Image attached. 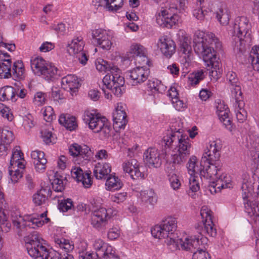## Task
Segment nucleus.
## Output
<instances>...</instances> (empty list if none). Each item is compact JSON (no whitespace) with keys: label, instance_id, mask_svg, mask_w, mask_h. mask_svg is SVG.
I'll return each mask as SVG.
<instances>
[{"label":"nucleus","instance_id":"8fccbe9b","mask_svg":"<svg viewBox=\"0 0 259 259\" xmlns=\"http://www.w3.org/2000/svg\"><path fill=\"white\" fill-rule=\"evenodd\" d=\"M45 120L47 122H51L56 118L53 109L51 106L47 107L43 113Z\"/></svg>","mask_w":259,"mask_h":259},{"label":"nucleus","instance_id":"a18cd8bd","mask_svg":"<svg viewBox=\"0 0 259 259\" xmlns=\"http://www.w3.org/2000/svg\"><path fill=\"white\" fill-rule=\"evenodd\" d=\"M226 76L227 80H228L230 85L233 88L235 85L240 84L236 73L232 71H229Z\"/></svg>","mask_w":259,"mask_h":259},{"label":"nucleus","instance_id":"f03ea898","mask_svg":"<svg viewBox=\"0 0 259 259\" xmlns=\"http://www.w3.org/2000/svg\"><path fill=\"white\" fill-rule=\"evenodd\" d=\"M194 44L195 52L202 56L208 67H211L212 69L210 72V75L217 80L220 77L221 71L216 53L221 49V42L213 34H211L209 35L207 38L202 37L197 39H195Z\"/></svg>","mask_w":259,"mask_h":259},{"label":"nucleus","instance_id":"393cba45","mask_svg":"<svg viewBox=\"0 0 259 259\" xmlns=\"http://www.w3.org/2000/svg\"><path fill=\"white\" fill-rule=\"evenodd\" d=\"M59 122L66 129L71 131L77 127L75 117L69 114H61L59 119Z\"/></svg>","mask_w":259,"mask_h":259},{"label":"nucleus","instance_id":"5fc2aeb1","mask_svg":"<svg viewBox=\"0 0 259 259\" xmlns=\"http://www.w3.org/2000/svg\"><path fill=\"white\" fill-rule=\"evenodd\" d=\"M100 259H119V257L115 254V251L112 250L111 247H109L108 249L105 252L104 254L101 256Z\"/></svg>","mask_w":259,"mask_h":259},{"label":"nucleus","instance_id":"7ed1b4c3","mask_svg":"<svg viewBox=\"0 0 259 259\" xmlns=\"http://www.w3.org/2000/svg\"><path fill=\"white\" fill-rule=\"evenodd\" d=\"M188 137L183 136L179 130L173 131L171 130L166 136L163 137L161 144L164 146V153L166 154V149L171 148L174 144L176 145L177 151L171 154V160L173 164H181L185 162L189 156L191 144Z\"/></svg>","mask_w":259,"mask_h":259},{"label":"nucleus","instance_id":"dca6fc26","mask_svg":"<svg viewBox=\"0 0 259 259\" xmlns=\"http://www.w3.org/2000/svg\"><path fill=\"white\" fill-rule=\"evenodd\" d=\"M144 160L149 167L158 168L162 163L160 154L155 148H149L144 152Z\"/></svg>","mask_w":259,"mask_h":259},{"label":"nucleus","instance_id":"6ab92c4d","mask_svg":"<svg viewBox=\"0 0 259 259\" xmlns=\"http://www.w3.org/2000/svg\"><path fill=\"white\" fill-rule=\"evenodd\" d=\"M157 45L162 53L167 58H170L175 52L176 44L170 38L165 36L160 37Z\"/></svg>","mask_w":259,"mask_h":259},{"label":"nucleus","instance_id":"774afa93","mask_svg":"<svg viewBox=\"0 0 259 259\" xmlns=\"http://www.w3.org/2000/svg\"><path fill=\"white\" fill-rule=\"evenodd\" d=\"M242 108L243 107L241 108V109L238 108L236 112V118L238 121L240 123L243 122L246 118V113Z\"/></svg>","mask_w":259,"mask_h":259},{"label":"nucleus","instance_id":"680f3d73","mask_svg":"<svg viewBox=\"0 0 259 259\" xmlns=\"http://www.w3.org/2000/svg\"><path fill=\"white\" fill-rule=\"evenodd\" d=\"M126 192H124L122 193H117L114 195H112L111 196V199L114 202L120 203L124 201L126 199Z\"/></svg>","mask_w":259,"mask_h":259},{"label":"nucleus","instance_id":"b1692460","mask_svg":"<svg viewBox=\"0 0 259 259\" xmlns=\"http://www.w3.org/2000/svg\"><path fill=\"white\" fill-rule=\"evenodd\" d=\"M125 112L114 111L113 113V127L115 128H124L127 120Z\"/></svg>","mask_w":259,"mask_h":259},{"label":"nucleus","instance_id":"f3484780","mask_svg":"<svg viewBox=\"0 0 259 259\" xmlns=\"http://www.w3.org/2000/svg\"><path fill=\"white\" fill-rule=\"evenodd\" d=\"M123 169L124 172L130 175L133 180L142 179L144 174L140 170L139 164L136 159H132L123 163Z\"/></svg>","mask_w":259,"mask_h":259},{"label":"nucleus","instance_id":"4d7b16f0","mask_svg":"<svg viewBox=\"0 0 259 259\" xmlns=\"http://www.w3.org/2000/svg\"><path fill=\"white\" fill-rule=\"evenodd\" d=\"M196 177L197 175L190 176L189 179V187L192 192H197L199 190V183L196 180Z\"/></svg>","mask_w":259,"mask_h":259},{"label":"nucleus","instance_id":"864d4df0","mask_svg":"<svg viewBox=\"0 0 259 259\" xmlns=\"http://www.w3.org/2000/svg\"><path fill=\"white\" fill-rule=\"evenodd\" d=\"M112 43L109 39V36L105 35L104 38L97 45L99 46L101 48L104 50H108L110 49Z\"/></svg>","mask_w":259,"mask_h":259},{"label":"nucleus","instance_id":"f8f14e48","mask_svg":"<svg viewBox=\"0 0 259 259\" xmlns=\"http://www.w3.org/2000/svg\"><path fill=\"white\" fill-rule=\"evenodd\" d=\"M211 211L205 207L203 206L200 210L204 228L201 234H206L210 237H214L217 235V230L213 228V224L212 221Z\"/></svg>","mask_w":259,"mask_h":259},{"label":"nucleus","instance_id":"a878e982","mask_svg":"<svg viewBox=\"0 0 259 259\" xmlns=\"http://www.w3.org/2000/svg\"><path fill=\"white\" fill-rule=\"evenodd\" d=\"M39 219L36 218V214L25 215L21 219L23 221L22 225H24V227L28 226L32 228L41 226L45 224V222Z\"/></svg>","mask_w":259,"mask_h":259},{"label":"nucleus","instance_id":"37998d69","mask_svg":"<svg viewBox=\"0 0 259 259\" xmlns=\"http://www.w3.org/2000/svg\"><path fill=\"white\" fill-rule=\"evenodd\" d=\"M14 140L13 133L7 130L3 129L1 133V142L10 144Z\"/></svg>","mask_w":259,"mask_h":259},{"label":"nucleus","instance_id":"ddd939ff","mask_svg":"<svg viewBox=\"0 0 259 259\" xmlns=\"http://www.w3.org/2000/svg\"><path fill=\"white\" fill-rule=\"evenodd\" d=\"M108 217L107 209L105 208L100 207L93 212L91 218L92 224L97 229L101 230L107 224Z\"/></svg>","mask_w":259,"mask_h":259},{"label":"nucleus","instance_id":"6e6d98bb","mask_svg":"<svg viewBox=\"0 0 259 259\" xmlns=\"http://www.w3.org/2000/svg\"><path fill=\"white\" fill-rule=\"evenodd\" d=\"M193 252V259H208L207 257H209V254L203 249H197Z\"/></svg>","mask_w":259,"mask_h":259},{"label":"nucleus","instance_id":"c03bdc74","mask_svg":"<svg viewBox=\"0 0 259 259\" xmlns=\"http://www.w3.org/2000/svg\"><path fill=\"white\" fill-rule=\"evenodd\" d=\"M73 206V201L71 199L62 200L59 204V208L60 210L66 212L70 209Z\"/></svg>","mask_w":259,"mask_h":259},{"label":"nucleus","instance_id":"5701e85b","mask_svg":"<svg viewBox=\"0 0 259 259\" xmlns=\"http://www.w3.org/2000/svg\"><path fill=\"white\" fill-rule=\"evenodd\" d=\"M52 194V191L49 187L42 188L33 196V201L35 205L39 206L45 203L49 196Z\"/></svg>","mask_w":259,"mask_h":259},{"label":"nucleus","instance_id":"ea45409f","mask_svg":"<svg viewBox=\"0 0 259 259\" xmlns=\"http://www.w3.org/2000/svg\"><path fill=\"white\" fill-rule=\"evenodd\" d=\"M168 176L171 188L174 190L179 189L181 186V183L178 176L172 172H169Z\"/></svg>","mask_w":259,"mask_h":259},{"label":"nucleus","instance_id":"9b49d317","mask_svg":"<svg viewBox=\"0 0 259 259\" xmlns=\"http://www.w3.org/2000/svg\"><path fill=\"white\" fill-rule=\"evenodd\" d=\"M84 42L78 37L73 39L67 47V51L70 56L76 58L80 64L85 65L88 60V56L83 50Z\"/></svg>","mask_w":259,"mask_h":259},{"label":"nucleus","instance_id":"72a5a7b5","mask_svg":"<svg viewBox=\"0 0 259 259\" xmlns=\"http://www.w3.org/2000/svg\"><path fill=\"white\" fill-rule=\"evenodd\" d=\"M254 70L259 71V46H254L250 51L248 58Z\"/></svg>","mask_w":259,"mask_h":259},{"label":"nucleus","instance_id":"f257e3e1","mask_svg":"<svg viewBox=\"0 0 259 259\" xmlns=\"http://www.w3.org/2000/svg\"><path fill=\"white\" fill-rule=\"evenodd\" d=\"M177 221L176 218L168 217L159 225L155 226L151 229V234L156 238L161 239L167 238V244L173 245L176 248H181L182 250L190 251L191 252L196 251L195 249H199L200 245H203L207 243L208 239L206 237L201 236L197 237H191L185 238L184 240L182 238L175 239L173 238L174 231L177 228Z\"/></svg>","mask_w":259,"mask_h":259},{"label":"nucleus","instance_id":"4be33fe9","mask_svg":"<svg viewBox=\"0 0 259 259\" xmlns=\"http://www.w3.org/2000/svg\"><path fill=\"white\" fill-rule=\"evenodd\" d=\"M24 161L23 153L21 151L19 146H16L12 152L10 165L11 166H17L18 168L23 169L25 168Z\"/></svg>","mask_w":259,"mask_h":259},{"label":"nucleus","instance_id":"412c9836","mask_svg":"<svg viewBox=\"0 0 259 259\" xmlns=\"http://www.w3.org/2000/svg\"><path fill=\"white\" fill-rule=\"evenodd\" d=\"M72 177L77 181L81 182L85 188H89L92 184L91 172L84 174L80 167L75 168L71 171Z\"/></svg>","mask_w":259,"mask_h":259},{"label":"nucleus","instance_id":"3c124183","mask_svg":"<svg viewBox=\"0 0 259 259\" xmlns=\"http://www.w3.org/2000/svg\"><path fill=\"white\" fill-rule=\"evenodd\" d=\"M251 154H253V156L256 158V157L259 158V138H257L255 141H253L250 143V147L249 148Z\"/></svg>","mask_w":259,"mask_h":259},{"label":"nucleus","instance_id":"e433bc0d","mask_svg":"<svg viewBox=\"0 0 259 259\" xmlns=\"http://www.w3.org/2000/svg\"><path fill=\"white\" fill-rule=\"evenodd\" d=\"M216 17L220 23L223 25L228 24L230 17L228 10L226 8H220L215 13Z\"/></svg>","mask_w":259,"mask_h":259},{"label":"nucleus","instance_id":"6e6552de","mask_svg":"<svg viewBox=\"0 0 259 259\" xmlns=\"http://www.w3.org/2000/svg\"><path fill=\"white\" fill-rule=\"evenodd\" d=\"M31 68L35 74L41 76L47 80H53L58 76L57 68L48 64L41 57L31 60Z\"/></svg>","mask_w":259,"mask_h":259},{"label":"nucleus","instance_id":"2f4dec72","mask_svg":"<svg viewBox=\"0 0 259 259\" xmlns=\"http://www.w3.org/2000/svg\"><path fill=\"white\" fill-rule=\"evenodd\" d=\"M140 195L142 201L145 203L154 205L157 202V197L152 189L142 191Z\"/></svg>","mask_w":259,"mask_h":259},{"label":"nucleus","instance_id":"c9c22d12","mask_svg":"<svg viewBox=\"0 0 259 259\" xmlns=\"http://www.w3.org/2000/svg\"><path fill=\"white\" fill-rule=\"evenodd\" d=\"M197 161V157L195 156H192L188 161L187 168L190 176L199 175L201 169L196 166Z\"/></svg>","mask_w":259,"mask_h":259},{"label":"nucleus","instance_id":"e2e57ef3","mask_svg":"<svg viewBox=\"0 0 259 259\" xmlns=\"http://www.w3.org/2000/svg\"><path fill=\"white\" fill-rule=\"evenodd\" d=\"M180 46L181 52L185 54H189L191 51V46L186 40L185 38L183 41H181Z\"/></svg>","mask_w":259,"mask_h":259},{"label":"nucleus","instance_id":"1a4fd4ad","mask_svg":"<svg viewBox=\"0 0 259 259\" xmlns=\"http://www.w3.org/2000/svg\"><path fill=\"white\" fill-rule=\"evenodd\" d=\"M85 119L89 121V127L94 130V132L100 133V135L105 138L110 136L111 127L105 117H100L97 115L88 112Z\"/></svg>","mask_w":259,"mask_h":259},{"label":"nucleus","instance_id":"aec40b11","mask_svg":"<svg viewBox=\"0 0 259 259\" xmlns=\"http://www.w3.org/2000/svg\"><path fill=\"white\" fill-rule=\"evenodd\" d=\"M111 171V166L108 163L99 162L94 167L93 174L97 179L105 180Z\"/></svg>","mask_w":259,"mask_h":259},{"label":"nucleus","instance_id":"423d86ee","mask_svg":"<svg viewBox=\"0 0 259 259\" xmlns=\"http://www.w3.org/2000/svg\"><path fill=\"white\" fill-rule=\"evenodd\" d=\"M24 240L28 253L34 259H60L59 255L50 252L42 245L40 242L42 239L36 231L25 236Z\"/></svg>","mask_w":259,"mask_h":259},{"label":"nucleus","instance_id":"f704fd0d","mask_svg":"<svg viewBox=\"0 0 259 259\" xmlns=\"http://www.w3.org/2000/svg\"><path fill=\"white\" fill-rule=\"evenodd\" d=\"M106 179H107L106 186L110 190L119 189L123 186V183L121 181L118 177L113 176L112 175H109Z\"/></svg>","mask_w":259,"mask_h":259},{"label":"nucleus","instance_id":"20e7f679","mask_svg":"<svg viewBox=\"0 0 259 259\" xmlns=\"http://www.w3.org/2000/svg\"><path fill=\"white\" fill-rule=\"evenodd\" d=\"M95 63L96 68L99 71L110 72L102 80L104 85L110 90L115 96L120 97L124 91V79L121 75V70L101 58L97 59Z\"/></svg>","mask_w":259,"mask_h":259},{"label":"nucleus","instance_id":"473e14b6","mask_svg":"<svg viewBox=\"0 0 259 259\" xmlns=\"http://www.w3.org/2000/svg\"><path fill=\"white\" fill-rule=\"evenodd\" d=\"M232 96L235 99L236 106L241 109L243 107L244 103L242 100V93L241 90V87L239 84L235 85L234 88L231 87Z\"/></svg>","mask_w":259,"mask_h":259},{"label":"nucleus","instance_id":"cd10ccee","mask_svg":"<svg viewBox=\"0 0 259 259\" xmlns=\"http://www.w3.org/2000/svg\"><path fill=\"white\" fill-rule=\"evenodd\" d=\"M11 100L15 102V89L11 86H6L0 89V101Z\"/></svg>","mask_w":259,"mask_h":259},{"label":"nucleus","instance_id":"4c0bfd02","mask_svg":"<svg viewBox=\"0 0 259 259\" xmlns=\"http://www.w3.org/2000/svg\"><path fill=\"white\" fill-rule=\"evenodd\" d=\"M55 243L59 245V247L64 249L65 252H69L74 249L73 244H71L68 240L64 238L55 239Z\"/></svg>","mask_w":259,"mask_h":259},{"label":"nucleus","instance_id":"de8ad7c7","mask_svg":"<svg viewBox=\"0 0 259 259\" xmlns=\"http://www.w3.org/2000/svg\"><path fill=\"white\" fill-rule=\"evenodd\" d=\"M207 13V11L205 10H203L199 5V7L193 10V16L198 20L203 21L204 20L205 16Z\"/></svg>","mask_w":259,"mask_h":259},{"label":"nucleus","instance_id":"052dcab7","mask_svg":"<svg viewBox=\"0 0 259 259\" xmlns=\"http://www.w3.org/2000/svg\"><path fill=\"white\" fill-rule=\"evenodd\" d=\"M47 162V160L46 158H42L41 160L33 162L36 170L39 172L44 171L46 169Z\"/></svg>","mask_w":259,"mask_h":259},{"label":"nucleus","instance_id":"a211bd4d","mask_svg":"<svg viewBox=\"0 0 259 259\" xmlns=\"http://www.w3.org/2000/svg\"><path fill=\"white\" fill-rule=\"evenodd\" d=\"M161 15H159L156 20L160 25L168 28L175 25L179 20L180 17L176 14H169L167 10H164L161 12Z\"/></svg>","mask_w":259,"mask_h":259},{"label":"nucleus","instance_id":"c85d7f7f","mask_svg":"<svg viewBox=\"0 0 259 259\" xmlns=\"http://www.w3.org/2000/svg\"><path fill=\"white\" fill-rule=\"evenodd\" d=\"M62 83L63 85H68L71 91L75 92L80 86L79 81L77 76L72 74H68L62 78Z\"/></svg>","mask_w":259,"mask_h":259},{"label":"nucleus","instance_id":"338daca9","mask_svg":"<svg viewBox=\"0 0 259 259\" xmlns=\"http://www.w3.org/2000/svg\"><path fill=\"white\" fill-rule=\"evenodd\" d=\"M54 48V45L50 42H45L39 48V51L41 52H49Z\"/></svg>","mask_w":259,"mask_h":259},{"label":"nucleus","instance_id":"69168bd1","mask_svg":"<svg viewBox=\"0 0 259 259\" xmlns=\"http://www.w3.org/2000/svg\"><path fill=\"white\" fill-rule=\"evenodd\" d=\"M119 236V231L116 228H112L110 229L108 233V237L111 240L117 238Z\"/></svg>","mask_w":259,"mask_h":259},{"label":"nucleus","instance_id":"49530a36","mask_svg":"<svg viewBox=\"0 0 259 259\" xmlns=\"http://www.w3.org/2000/svg\"><path fill=\"white\" fill-rule=\"evenodd\" d=\"M222 105L217 107V113L221 121L226 119L229 117V109Z\"/></svg>","mask_w":259,"mask_h":259},{"label":"nucleus","instance_id":"79ce46f5","mask_svg":"<svg viewBox=\"0 0 259 259\" xmlns=\"http://www.w3.org/2000/svg\"><path fill=\"white\" fill-rule=\"evenodd\" d=\"M11 165L9 167V173L11 176V180L12 182L15 183L18 182V180L22 178V171L20 170V168H18L15 170L12 169V167Z\"/></svg>","mask_w":259,"mask_h":259},{"label":"nucleus","instance_id":"0e129e2a","mask_svg":"<svg viewBox=\"0 0 259 259\" xmlns=\"http://www.w3.org/2000/svg\"><path fill=\"white\" fill-rule=\"evenodd\" d=\"M31 156L33 160V162L41 160L45 158V153L40 151L35 150L32 152Z\"/></svg>","mask_w":259,"mask_h":259},{"label":"nucleus","instance_id":"4468645a","mask_svg":"<svg viewBox=\"0 0 259 259\" xmlns=\"http://www.w3.org/2000/svg\"><path fill=\"white\" fill-rule=\"evenodd\" d=\"M149 71L145 70L143 67H137L126 72V76L129 77L130 83L136 85L141 83L148 78Z\"/></svg>","mask_w":259,"mask_h":259},{"label":"nucleus","instance_id":"0eeeda50","mask_svg":"<svg viewBox=\"0 0 259 259\" xmlns=\"http://www.w3.org/2000/svg\"><path fill=\"white\" fill-rule=\"evenodd\" d=\"M248 20L245 16L238 17L236 18L233 26L234 35H236L234 39L236 41V47L237 50L243 53L245 50L244 42L250 40L249 30L250 25Z\"/></svg>","mask_w":259,"mask_h":259},{"label":"nucleus","instance_id":"13d9d810","mask_svg":"<svg viewBox=\"0 0 259 259\" xmlns=\"http://www.w3.org/2000/svg\"><path fill=\"white\" fill-rule=\"evenodd\" d=\"M46 95L41 92L37 93L34 97V101L38 106L44 104L46 101Z\"/></svg>","mask_w":259,"mask_h":259},{"label":"nucleus","instance_id":"bf43d9fd","mask_svg":"<svg viewBox=\"0 0 259 259\" xmlns=\"http://www.w3.org/2000/svg\"><path fill=\"white\" fill-rule=\"evenodd\" d=\"M81 146L76 143H74L70 146L69 152L73 157L79 156Z\"/></svg>","mask_w":259,"mask_h":259},{"label":"nucleus","instance_id":"09e8293b","mask_svg":"<svg viewBox=\"0 0 259 259\" xmlns=\"http://www.w3.org/2000/svg\"><path fill=\"white\" fill-rule=\"evenodd\" d=\"M80 152L79 156H82L85 160L90 159L93 155V153L91 149L87 145L81 146Z\"/></svg>","mask_w":259,"mask_h":259},{"label":"nucleus","instance_id":"2eb2a0df","mask_svg":"<svg viewBox=\"0 0 259 259\" xmlns=\"http://www.w3.org/2000/svg\"><path fill=\"white\" fill-rule=\"evenodd\" d=\"M93 247L96 250L95 253H91L89 254H84L82 253L79 255V259H97V258H101L103 256L105 252L108 249L109 247L107 244L105 243L101 239H97L93 244Z\"/></svg>","mask_w":259,"mask_h":259},{"label":"nucleus","instance_id":"603ef678","mask_svg":"<svg viewBox=\"0 0 259 259\" xmlns=\"http://www.w3.org/2000/svg\"><path fill=\"white\" fill-rule=\"evenodd\" d=\"M43 141L47 144L53 143L54 137L51 132L45 130L41 132Z\"/></svg>","mask_w":259,"mask_h":259},{"label":"nucleus","instance_id":"9d476101","mask_svg":"<svg viewBox=\"0 0 259 259\" xmlns=\"http://www.w3.org/2000/svg\"><path fill=\"white\" fill-rule=\"evenodd\" d=\"M222 144L220 140H216L210 142L208 150L205 152L201 158L200 165L206 164H222L220 161L221 150Z\"/></svg>","mask_w":259,"mask_h":259},{"label":"nucleus","instance_id":"a19ab883","mask_svg":"<svg viewBox=\"0 0 259 259\" xmlns=\"http://www.w3.org/2000/svg\"><path fill=\"white\" fill-rule=\"evenodd\" d=\"M105 35H107V34L102 29L94 30L92 32V42L95 45H97L104 38Z\"/></svg>","mask_w":259,"mask_h":259},{"label":"nucleus","instance_id":"bb28decb","mask_svg":"<svg viewBox=\"0 0 259 259\" xmlns=\"http://www.w3.org/2000/svg\"><path fill=\"white\" fill-rule=\"evenodd\" d=\"M98 7L103 6L105 4V8L109 11L116 12L122 7L123 0H99Z\"/></svg>","mask_w":259,"mask_h":259},{"label":"nucleus","instance_id":"39448f33","mask_svg":"<svg viewBox=\"0 0 259 259\" xmlns=\"http://www.w3.org/2000/svg\"><path fill=\"white\" fill-rule=\"evenodd\" d=\"M203 167L199 172V176L206 179L212 180L209 185V190L212 193L220 191L222 189L230 188L231 184L229 178L226 175H220L222 168V164H206L205 165H201Z\"/></svg>","mask_w":259,"mask_h":259},{"label":"nucleus","instance_id":"7c9ffc66","mask_svg":"<svg viewBox=\"0 0 259 259\" xmlns=\"http://www.w3.org/2000/svg\"><path fill=\"white\" fill-rule=\"evenodd\" d=\"M24 67L21 61L15 62L13 66L12 77L15 80L24 78Z\"/></svg>","mask_w":259,"mask_h":259},{"label":"nucleus","instance_id":"c756f323","mask_svg":"<svg viewBox=\"0 0 259 259\" xmlns=\"http://www.w3.org/2000/svg\"><path fill=\"white\" fill-rule=\"evenodd\" d=\"M130 52L134 55L137 56L139 59V62L140 60H142L144 63L147 64L149 62L147 57L145 54L144 48L138 44H134L131 46Z\"/></svg>","mask_w":259,"mask_h":259},{"label":"nucleus","instance_id":"58836bf2","mask_svg":"<svg viewBox=\"0 0 259 259\" xmlns=\"http://www.w3.org/2000/svg\"><path fill=\"white\" fill-rule=\"evenodd\" d=\"M204 78V72L202 70L193 72L188 77L189 82L192 85L198 84L200 80Z\"/></svg>","mask_w":259,"mask_h":259}]
</instances>
